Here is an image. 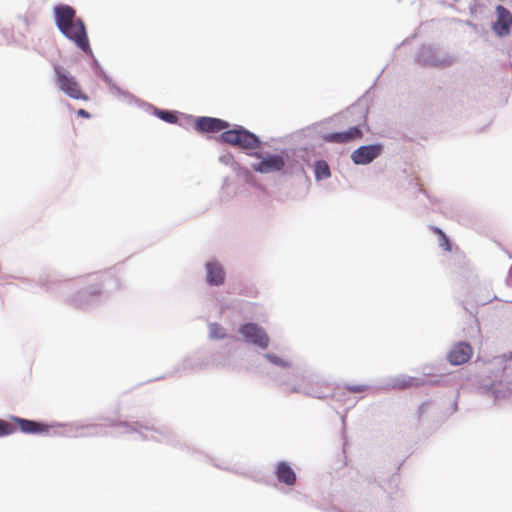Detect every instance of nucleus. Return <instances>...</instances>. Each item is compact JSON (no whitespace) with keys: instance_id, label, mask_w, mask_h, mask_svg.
Instances as JSON below:
<instances>
[{"instance_id":"nucleus-1","label":"nucleus","mask_w":512,"mask_h":512,"mask_svg":"<svg viewBox=\"0 0 512 512\" xmlns=\"http://www.w3.org/2000/svg\"><path fill=\"white\" fill-rule=\"evenodd\" d=\"M55 21L60 32L86 54H92L86 27L76 11L69 5L54 7Z\"/></svg>"},{"instance_id":"nucleus-2","label":"nucleus","mask_w":512,"mask_h":512,"mask_svg":"<svg viewBox=\"0 0 512 512\" xmlns=\"http://www.w3.org/2000/svg\"><path fill=\"white\" fill-rule=\"evenodd\" d=\"M50 428L48 424L19 417H13L10 422L0 419V437L13 434L17 429L25 434H44Z\"/></svg>"},{"instance_id":"nucleus-3","label":"nucleus","mask_w":512,"mask_h":512,"mask_svg":"<svg viewBox=\"0 0 512 512\" xmlns=\"http://www.w3.org/2000/svg\"><path fill=\"white\" fill-rule=\"evenodd\" d=\"M54 73L56 85L66 96L74 100H89V96L83 91L80 83L64 68L55 66Z\"/></svg>"},{"instance_id":"nucleus-4","label":"nucleus","mask_w":512,"mask_h":512,"mask_svg":"<svg viewBox=\"0 0 512 512\" xmlns=\"http://www.w3.org/2000/svg\"><path fill=\"white\" fill-rule=\"evenodd\" d=\"M220 140L243 149H256L260 145L258 137L242 127L222 132Z\"/></svg>"},{"instance_id":"nucleus-5","label":"nucleus","mask_w":512,"mask_h":512,"mask_svg":"<svg viewBox=\"0 0 512 512\" xmlns=\"http://www.w3.org/2000/svg\"><path fill=\"white\" fill-rule=\"evenodd\" d=\"M241 334L247 342L266 348L269 345V337L265 331L255 323L244 324L240 328Z\"/></svg>"},{"instance_id":"nucleus-6","label":"nucleus","mask_w":512,"mask_h":512,"mask_svg":"<svg viewBox=\"0 0 512 512\" xmlns=\"http://www.w3.org/2000/svg\"><path fill=\"white\" fill-rule=\"evenodd\" d=\"M363 132L359 125L350 127L347 131L328 133L323 136L329 143L347 144L362 138Z\"/></svg>"},{"instance_id":"nucleus-7","label":"nucleus","mask_w":512,"mask_h":512,"mask_svg":"<svg viewBox=\"0 0 512 512\" xmlns=\"http://www.w3.org/2000/svg\"><path fill=\"white\" fill-rule=\"evenodd\" d=\"M473 355V348L466 342L455 344L448 353L447 359L452 365H462L468 362Z\"/></svg>"},{"instance_id":"nucleus-8","label":"nucleus","mask_w":512,"mask_h":512,"mask_svg":"<svg viewBox=\"0 0 512 512\" xmlns=\"http://www.w3.org/2000/svg\"><path fill=\"white\" fill-rule=\"evenodd\" d=\"M497 20L493 23V31L498 36H506L510 33L512 27V15L508 9L502 5L496 7Z\"/></svg>"},{"instance_id":"nucleus-9","label":"nucleus","mask_w":512,"mask_h":512,"mask_svg":"<svg viewBox=\"0 0 512 512\" xmlns=\"http://www.w3.org/2000/svg\"><path fill=\"white\" fill-rule=\"evenodd\" d=\"M380 152V145L361 146L352 153L351 158L355 164L365 165L378 157Z\"/></svg>"},{"instance_id":"nucleus-10","label":"nucleus","mask_w":512,"mask_h":512,"mask_svg":"<svg viewBox=\"0 0 512 512\" xmlns=\"http://www.w3.org/2000/svg\"><path fill=\"white\" fill-rule=\"evenodd\" d=\"M285 160L281 155H268L259 163L253 165V169L260 173L277 172L284 168Z\"/></svg>"},{"instance_id":"nucleus-11","label":"nucleus","mask_w":512,"mask_h":512,"mask_svg":"<svg viewBox=\"0 0 512 512\" xmlns=\"http://www.w3.org/2000/svg\"><path fill=\"white\" fill-rule=\"evenodd\" d=\"M229 127V123L218 118L199 117L195 122V128L199 132H219Z\"/></svg>"},{"instance_id":"nucleus-12","label":"nucleus","mask_w":512,"mask_h":512,"mask_svg":"<svg viewBox=\"0 0 512 512\" xmlns=\"http://www.w3.org/2000/svg\"><path fill=\"white\" fill-rule=\"evenodd\" d=\"M207 281L210 285L219 286L224 283L225 272L223 267L217 262H209L206 264Z\"/></svg>"},{"instance_id":"nucleus-13","label":"nucleus","mask_w":512,"mask_h":512,"mask_svg":"<svg viewBox=\"0 0 512 512\" xmlns=\"http://www.w3.org/2000/svg\"><path fill=\"white\" fill-rule=\"evenodd\" d=\"M276 475L279 482L288 486H292L296 482L295 472L290 467V465L284 461L278 463Z\"/></svg>"},{"instance_id":"nucleus-14","label":"nucleus","mask_w":512,"mask_h":512,"mask_svg":"<svg viewBox=\"0 0 512 512\" xmlns=\"http://www.w3.org/2000/svg\"><path fill=\"white\" fill-rule=\"evenodd\" d=\"M331 175L329 165L324 160L315 163V177L317 180L327 179Z\"/></svg>"},{"instance_id":"nucleus-15","label":"nucleus","mask_w":512,"mask_h":512,"mask_svg":"<svg viewBox=\"0 0 512 512\" xmlns=\"http://www.w3.org/2000/svg\"><path fill=\"white\" fill-rule=\"evenodd\" d=\"M432 231L439 236V246L442 247L445 251H451V245L447 235L437 227H433Z\"/></svg>"},{"instance_id":"nucleus-16","label":"nucleus","mask_w":512,"mask_h":512,"mask_svg":"<svg viewBox=\"0 0 512 512\" xmlns=\"http://www.w3.org/2000/svg\"><path fill=\"white\" fill-rule=\"evenodd\" d=\"M209 334L214 339H223L226 336L225 329L217 323L209 325Z\"/></svg>"},{"instance_id":"nucleus-17","label":"nucleus","mask_w":512,"mask_h":512,"mask_svg":"<svg viewBox=\"0 0 512 512\" xmlns=\"http://www.w3.org/2000/svg\"><path fill=\"white\" fill-rule=\"evenodd\" d=\"M412 386H417V383L414 382L412 378L409 379H401V380H395L393 383V387L397 389H406Z\"/></svg>"},{"instance_id":"nucleus-18","label":"nucleus","mask_w":512,"mask_h":512,"mask_svg":"<svg viewBox=\"0 0 512 512\" xmlns=\"http://www.w3.org/2000/svg\"><path fill=\"white\" fill-rule=\"evenodd\" d=\"M158 116L168 123H175L177 121V116L170 111H159Z\"/></svg>"},{"instance_id":"nucleus-19","label":"nucleus","mask_w":512,"mask_h":512,"mask_svg":"<svg viewBox=\"0 0 512 512\" xmlns=\"http://www.w3.org/2000/svg\"><path fill=\"white\" fill-rule=\"evenodd\" d=\"M346 389L351 393H362L367 390V386L363 384L347 385Z\"/></svg>"},{"instance_id":"nucleus-20","label":"nucleus","mask_w":512,"mask_h":512,"mask_svg":"<svg viewBox=\"0 0 512 512\" xmlns=\"http://www.w3.org/2000/svg\"><path fill=\"white\" fill-rule=\"evenodd\" d=\"M77 115L82 118L89 119L91 117L90 113L86 111L85 109H79L77 111Z\"/></svg>"},{"instance_id":"nucleus-21","label":"nucleus","mask_w":512,"mask_h":512,"mask_svg":"<svg viewBox=\"0 0 512 512\" xmlns=\"http://www.w3.org/2000/svg\"><path fill=\"white\" fill-rule=\"evenodd\" d=\"M452 64V60H444L440 65L441 66H450Z\"/></svg>"},{"instance_id":"nucleus-22","label":"nucleus","mask_w":512,"mask_h":512,"mask_svg":"<svg viewBox=\"0 0 512 512\" xmlns=\"http://www.w3.org/2000/svg\"><path fill=\"white\" fill-rule=\"evenodd\" d=\"M315 396L318 397V398H324L325 397V395H315Z\"/></svg>"}]
</instances>
